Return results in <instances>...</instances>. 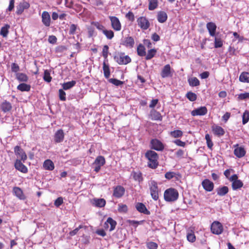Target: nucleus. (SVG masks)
Instances as JSON below:
<instances>
[{"label": "nucleus", "mask_w": 249, "mask_h": 249, "mask_svg": "<svg viewBox=\"0 0 249 249\" xmlns=\"http://www.w3.org/2000/svg\"><path fill=\"white\" fill-rule=\"evenodd\" d=\"M145 157L148 159V166L151 168L155 169L158 165V159L159 158L157 153L152 150H149L145 153Z\"/></svg>", "instance_id": "nucleus-1"}, {"label": "nucleus", "mask_w": 249, "mask_h": 249, "mask_svg": "<svg viewBox=\"0 0 249 249\" xmlns=\"http://www.w3.org/2000/svg\"><path fill=\"white\" fill-rule=\"evenodd\" d=\"M178 192L173 188L167 189L164 194V199L168 202L174 201L178 199Z\"/></svg>", "instance_id": "nucleus-2"}, {"label": "nucleus", "mask_w": 249, "mask_h": 249, "mask_svg": "<svg viewBox=\"0 0 249 249\" xmlns=\"http://www.w3.org/2000/svg\"><path fill=\"white\" fill-rule=\"evenodd\" d=\"M149 187L152 198L154 200H157L159 199L160 192L157 182L155 180H151L149 182Z\"/></svg>", "instance_id": "nucleus-3"}, {"label": "nucleus", "mask_w": 249, "mask_h": 249, "mask_svg": "<svg viewBox=\"0 0 249 249\" xmlns=\"http://www.w3.org/2000/svg\"><path fill=\"white\" fill-rule=\"evenodd\" d=\"M114 58L119 65H126L131 61L130 57L128 55H124V53H121L115 55Z\"/></svg>", "instance_id": "nucleus-4"}, {"label": "nucleus", "mask_w": 249, "mask_h": 249, "mask_svg": "<svg viewBox=\"0 0 249 249\" xmlns=\"http://www.w3.org/2000/svg\"><path fill=\"white\" fill-rule=\"evenodd\" d=\"M105 163L106 160L103 156H98L93 163L95 165L94 171L96 173L98 172L101 169V166H103Z\"/></svg>", "instance_id": "nucleus-5"}, {"label": "nucleus", "mask_w": 249, "mask_h": 249, "mask_svg": "<svg viewBox=\"0 0 249 249\" xmlns=\"http://www.w3.org/2000/svg\"><path fill=\"white\" fill-rule=\"evenodd\" d=\"M211 230L213 233L218 235L223 231V226L219 222L214 221L211 225Z\"/></svg>", "instance_id": "nucleus-6"}, {"label": "nucleus", "mask_w": 249, "mask_h": 249, "mask_svg": "<svg viewBox=\"0 0 249 249\" xmlns=\"http://www.w3.org/2000/svg\"><path fill=\"white\" fill-rule=\"evenodd\" d=\"M109 18L111 21L112 28L115 31H120L122 28V26L119 18L115 16H109Z\"/></svg>", "instance_id": "nucleus-7"}, {"label": "nucleus", "mask_w": 249, "mask_h": 249, "mask_svg": "<svg viewBox=\"0 0 249 249\" xmlns=\"http://www.w3.org/2000/svg\"><path fill=\"white\" fill-rule=\"evenodd\" d=\"M16 155L21 160L24 161L27 159V155L22 149L19 146H16L14 148Z\"/></svg>", "instance_id": "nucleus-8"}, {"label": "nucleus", "mask_w": 249, "mask_h": 249, "mask_svg": "<svg viewBox=\"0 0 249 249\" xmlns=\"http://www.w3.org/2000/svg\"><path fill=\"white\" fill-rule=\"evenodd\" d=\"M138 25L143 30L147 29L150 26V23L148 19L143 17H140L137 19Z\"/></svg>", "instance_id": "nucleus-9"}, {"label": "nucleus", "mask_w": 249, "mask_h": 249, "mask_svg": "<svg viewBox=\"0 0 249 249\" xmlns=\"http://www.w3.org/2000/svg\"><path fill=\"white\" fill-rule=\"evenodd\" d=\"M151 148L157 151H162L164 148L163 144L157 139L152 140L151 141Z\"/></svg>", "instance_id": "nucleus-10"}, {"label": "nucleus", "mask_w": 249, "mask_h": 249, "mask_svg": "<svg viewBox=\"0 0 249 249\" xmlns=\"http://www.w3.org/2000/svg\"><path fill=\"white\" fill-rule=\"evenodd\" d=\"M134 40L132 37L128 36L122 40L121 44L128 48H132L134 45Z\"/></svg>", "instance_id": "nucleus-11"}, {"label": "nucleus", "mask_w": 249, "mask_h": 249, "mask_svg": "<svg viewBox=\"0 0 249 249\" xmlns=\"http://www.w3.org/2000/svg\"><path fill=\"white\" fill-rule=\"evenodd\" d=\"M41 18L42 22L45 26L49 27L50 26L51 21V17L48 12H43L42 13Z\"/></svg>", "instance_id": "nucleus-12"}, {"label": "nucleus", "mask_w": 249, "mask_h": 249, "mask_svg": "<svg viewBox=\"0 0 249 249\" xmlns=\"http://www.w3.org/2000/svg\"><path fill=\"white\" fill-rule=\"evenodd\" d=\"M29 7L30 4L28 2L25 1L21 2L17 7L16 13L18 15H20L25 9H28Z\"/></svg>", "instance_id": "nucleus-13"}, {"label": "nucleus", "mask_w": 249, "mask_h": 249, "mask_svg": "<svg viewBox=\"0 0 249 249\" xmlns=\"http://www.w3.org/2000/svg\"><path fill=\"white\" fill-rule=\"evenodd\" d=\"M124 188L122 186L118 185L114 188L113 195L117 198H120L124 195Z\"/></svg>", "instance_id": "nucleus-14"}, {"label": "nucleus", "mask_w": 249, "mask_h": 249, "mask_svg": "<svg viewBox=\"0 0 249 249\" xmlns=\"http://www.w3.org/2000/svg\"><path fill=\"white\" fill-rule=\"evenodd\" d=\"M202 185L203 188L208 192L213 191L214 187L213 183L208 179H205L202 182Z\"/></svg>", "instance_id": "nucleus-15"}, {"label": "nucleus", "mask_w": 249, "mask_h": 249, "mask_svg": "<svg viewBox=\"0 0 249 249\" xmlns=\"http://www.w3.org/2000/svg\"><path fill=\"white\" fill-rule=\"evenodd\" d=\"M207 113V109L205 107H201L199 108L193 110L191 112V115L193 116L197 115H204Z\"/></svg>", "instance_id": "nucleus-16"}, {"label": "nucleus", "mask_w": 249, "mask_h": 249, "mask_svg": "<svg viewBox=\"0 0 249 249\" xmlns=\"http://www.w3.org/2000/svg\"><path fill=\"white\" fill-rule=\"evenodd\" d=\"M64 138V133L62 129L58 130L54 136V141L56 143L62 142Z\"/></svg>", "instance_id": "nucleus-17"}, {"label": "nucleus", "mask_w": 249, "mask_h": 249, "mask_svg": "<svg viewBox=\"0 0 249 249\" xmlns=\"http://www.w3.org/2000/svg\"><path fill=\"white\" fill-rule=\"evenodd\" d=\"M15 167L17 170L23 173H26L28 171L27 168L21 162V160H16L15 163Z\"/></svg>", "instance_id": "nucleus-18"}, {"label": "nucleus", "mask_w": 249, "mask_h": 249, "mask_svg": "<svg viewBox=\"0 0 249 249\" xmlns=\"http://www.w3.org/2000/svg\"><path fill=\"white\" fill-rule=\"evenodd\" d=\"M206 27L209 31L210 35L211 36H214L216 29V24L213 22H210L207 23Z\"/></svg>", "instance_id": "nucleus-19"}, {"label": "nucleus", "mask_w": 249, "mask_h": 249, "mask_svg": "<svg viewBox=\"0 0 249 249\" xmlns=\"http://www.w3.org/2000/svg\"><path fill=\"white\" fill-rule=\"evenodd\" d=\"M136 209L140 213L149 214L150 212L147 210L145 206L142 203H138L136 205Z\"/></svg>", "instance_id": "nucleus-20"}, {"label": "nucleus", "mask_w": 249, "mask_h": 249, "mask_svg": "<svg viewBox=\"0 0 249 249\" xmlns=\"http://www.w3.org/2000/svg\"><path fill=\"white\" fill-rule=\"evenodd\" d=\"M171 74V67L169 64H167L164 66L161 72V76L162 78L169 77Z\"/></svg>", "instance_id": "nucleus-21"}, {"label": "nucleus", "mask_w": 249, "mask_h": 249, "mask_svg": "<svg viewBox=\"0 0 249 249\" xmlns=\"http://www.w3.org/2000/svg\"><path fill=\"white\" fill-rule=\"evenodd\" d=\"M234 155L238 158H242L245 156L246 151L242 147H237L234 150Z\"/></svg>", "instance_id": "nucleus-22"}, {"label": "nucleus", "mask_w": 249, "mask_h": 249, "mask_svg": "<svg viewBox=\"0 0 249 249\" xmlns=\"http://www.w3.org/2000/svg\"><path fill=\"white\" fill-rule=\"evenodd\" d=\"M157 19L159 22L164 23L167 19V15L164 11H160L158 13Z\"/></svg>", "instance_id": "nucleus-23"}, {"label": "nucleus", "mask_w": 249, "mask_h": 249, "mask_svg": "<svg viewBox=\"0 0 249 249\" xmlns=\"http://www.w3.org/2000/svg\"><path fill=\"white\" fill-rule=\"evenodd\" d=\"M43 167L46 170L52 171L54 168L53 162L50 160H45L43 163Z\"/></svg>", "instance_id": "nucleus-24"}, {"label": "nucleus", "mask_w": 249, "mask_h": 249, "mask_svg": "<svg viewBox=\"0 0 249 249\" xmlns=\"http://www.w3.org/2000/svg\"><path fill=\"white\" fill-rule=\"evenodd\" d=\"M213 131L215 135L218 136H223L225 133L224 129L219 126H213Z\"/></svg>", "instance_id": "nucleus-25"}, {"label": "nucleus", "mask_w": 249, "mask_h": 249, "mask_svg": "<svg viewBox=\"0 0 249 249\" xmlns=\"http://www.w3.org/2000/svg\"><path fill=\"white\" fill-rule=\"evenodd\" d=\"M229 192V188L227 186L219 187L216 189L217 194L219 196H224Z\"/></svg>", "instance_id": "nucleus-26"}, {"label": "nucleus", "mask_w": 249, "mask_h": 249, "mask_svg": "<svg viewBox=\"0 0 249 249\" xmlns=\"http://www.w3.org/2000/svg\"><path fill=\"white\" fill-rule=\"evenodd\" d=\"M1 108L3 112H6L12 109V105L9 102L5 101L1 104Z\"/></svg>", "instance_id": "nucleus-27"}, {"label": "nucleus", "mask_w": 249, "mask_h": 249, "mask_svg": "<svg viewBox=\"0 0 249 249\" xmlns=\"http://www.w3.org/2000/svg\"><path fill=\"white\" fill-rule=\"evenodd\" d=\"M116 224V222L111 217H108L106 222V225H110V226L109 230L110 231H112L115 229Z\"/></svg>", "instance_id": "nucleus-28"}, {"label": "nucleus", "mask_w": 249, "mask_h": 249, "mask_svg": "<svg viewBox=\"0 0 249 249\" xmlns=\"http://www.w3.org/2000/svg\"><path fill=\"white\" fill-rule=\"evenodd\" d=\"M17 89L21 91H29L31 89V86L25 83H21L18 85Z\"/></svg>", "instance_id": "nucleus-29"}, {"label": "nucleus", "mask_w": 249, "mask_h": 249, "mask_svg": "<svg viewBox=\"0 0 249 249\" xmlns=\"http://www.w3.org/2000/svg\"><path fill=\"white\" fill-rule=\"evenodd\" d=\"M239 80L242 82L249 83V72H243L239 76Z\"/></svg>", "instance_id": "nucleus-30"}, {"label": "nucleus", "mask_w": 249, "mask_h": 249, "mask_svg": "<svg viewBox=\"0 0 249 249\" xmlns=\"http://www.w3.org/2000/svg\"><path fill=\"white\" fill-rule=\"evenodd\" d=\"M189 85L192 87H196L200 85L199 80L196 77L190 78L188 80Z\"/></svg>", "instance_id": "nucleus-31"}, {"label": "nucleus", "mask_w": 249, "mask_h": 249, "mask_svg": "<svg viewBox=\"0 0 249 249\" xmlns=\"http://www.w3.org/2000/svg\"><path fill=\"white\" fill-rule=\"evenodd\" d=\"M10 27V26L8 24H6L3 27H1L0 35L3 37H6L8 34Z\"/></svg>", "instance_id": "nucleus-32"}, {"label": "nucleus", "mask_w": 249, "mask_h": 249, "mask_svg": "<svg viewBox=\"0 0 249 249\" xmlns=\"http://www.w3.org/2000/svg\"><path fill=\"white\" fill-rule=\"evenodd\" d=\"M151 119L154 120H161L162 116L161 114L156 110L151 111Z\"/></svg>", "instance_id": "nucleus-33"}, {"label": "nucleus", "mask_w": 249, "mask_h": 249, "mask_svg": "<svg viewBox=\"0 0 249 249\" xmlns=\"http://www.w3.org/2000/svg\"><path fill=\"white\" fill-rule=\"evenodd\" d=\"M93 201L95 205L98 207H103L106 204V201L103 198L94 199Z\"/></svg>", "instance_id": "nucleus-34"}, {"label": "nucleus", "mask_w": 249, "mask_h": 249, "mask_svg": "<svg viewBox=\"0 0 249 249\" xmlns=\"http://www.w3.org/2000/svg\"><path fill=\"white\" fill-rule=\"evenodd\" d=\"M76 84V81H71L70 82H68L66 83H64L62 85L63 89L64 90H67L69 89L72 87H73Z\"/></svg>", "instance_id": "nucleus-35"}, {"label": "nucleus", "mask_w": 249, "mask_h": 249, "mask_svg": "<svg viewBox=\"0 0 249 249\" xmlns=\"http://www.w3.org/2000/svg\"><path fill=\"white\" fill-rule=\"evenodd\" d=\"M103 71L104 76L106 78H109L110 76V70L109 68V66L106 63V62L103 63Z\"/></svg>", "instance_id": "nucleus-36"}, {"label": "nucleus", "mask_w": 249, "mask_h": 249, "mask_svg": "<svg viewBox=\"0 0 249 249\" xmlns=\"http://www.w3.org/2000/svg\"><path fill=\"white\" fill-rule=\"evenodd\" d=\"M137 53L139 56H143L146 55L145 49L142 44H140L137 47Z\"/></svg>", "instance_id": "nucleus-37"}, {"label": "nucleus", "mask_w": 249, "mask_h": 249, "mask_svg": "<svg viewBox=\"0 0 249 249\" xmlns=\"http://www.w3.org/2000/svg\"><path fill=\"white\" fill-rule=\"evenodd\" d=\"M243 185V183L240 180H238L232 183V188L234 190L240 188Z\"/></svg>", "instance_id": "nucleus-38"}, {"label": "nucleus", "mask_w": 249, "mask_h": 249, "mask_svg": "<svg viewBox=\"0 0 249 249\" xmlns=\"http://www.w3.org/2000/svg\"><path fill=\"white\" fill-rule=\"evenodd\" d=\"M17 78L19 81L26 82L28 78L26 74L23 73H18L17 74Z\"/></svg>", "instance_id": "nucleus-39"}, {"label": "nucleus", "mask_w": 249, "mask_h": 249, "mask_svg": "<svg viewBox=\"0 0 249 249\" xmlns=\"http://www.w3.org/2000/svg\"><path fill=\"white\" fill-rule=\"evenodd\" d=\"M133 177L134 179L139 182H141L143 178L142 177V174L140 172H134L133 173Z\"/></svg>", "instance_id": "nucleus-40"}, {"label": "nucleus", "mask_w": 249, "mask_h": 249, "mask_svg": "<svg viewBox=\"0 0 249 249\" xmlns=\"http://www.w3.org/2000/svg\"><path fill=\"white\" fill-rule=\"evenodd\" d=\"M108 39H111L114 37V32L112 30L105 29L103 33Z\"/></svg>", "instance_id": "nucleus-41"}, {"label": "nucleus", "mask_w": 249, "mask_h": 249, "mask_svg": "<svg viewBox=\"0 0 249 249\" xmlns=\"http://www.w3.org/2000/svg\"><path fill=\"white\" fill-rule=\"evenodd\" d=\"M158 6L157 0H149L148 8L150 10H153Z\"/></svg>", "instance_id": "nucleus-42"}, {"label": "nucleus", "mask_w": 249, "mask_h": 249, "mask_svg": "<svg viewBox=\"0 0 249 249\" xmlns=\"http://www.w3.org/2000/svg\"><path fill=\"white\" fill-rule=\"evenodd\" d=\"M156 53V50L154 49H150V50H149L148 51L147 54L145 57L146 59V60L151 59L152 58H153L155 56Z\"/></svg>", "instance_id": "nucleus-43"}, {"label": "nucleus", "mask_w": 249, "mask_h": 249, "mask_svg": "<svg viewBox=\"0 0 249 249\" xmlns=\"http://www.w3.org/2000/svg\"><path fill=\"white\" fill-rule=\"evenodd\" d=\"M171 135L174 138L181 137L183 135V132L180 130H176L171 131L170 133Z\"/></svg>", "instance_id": "nucleus-44"}, {"label": "nucleus", "mask_w": 249, "mask_h": 249, "mask_svg": "<svg viewBox=\"0 0 249 249\" xmlns=\"http://www.w3.org/2000/svg\"><path fill=\"white\" fill-rule=\"evenodd\" d=\"M43 79L47 82H50L52 80V77L50 73L48 70H45L44 72Z\"/></svg>", "instance_id": "nucleus-45"}, {"label": "nucleus", "mask_w": 249, "mask_h": 249, "mask_svg": "<svg viewBox=\"0 0 249 249\" xmlns=\"http://www.w3.org/2000/svg\"><path fill=\"white\" fill-rule=\"evenodd\" d=\"M14 192L18 197L20 199L23 198V193L22 190L18 187H15L14 188Z\"/></svg>", "instance_id": "nucleus-46"}, {"label": "nucleus", "mask_w": 249, "mask_h": 249, "mask_svg": "<svg viewBox=\"0 0 249 249\" xmlns=\"http://www.w3.org/2000/svg\"><path fill=\"white\" fill-rule=\"evenodd\" d=\"M223 46V41L221 38L215 37L214 38V47L220 48Z\"/></svg>", "instance_id": "nucleus-47"}, {"label": "nucleus", "mask_w": 249, "mask_h": 249, "mask_svg": "<svg viewBox=\"0 0 249 249\" xmlns=\"http://www.w3.org/2000/svg\"><path fill=\"white\" fill-rule=\"evenodd\" d=\"M108 81L110 83H112L117 86H120L124 83V82L115 78H110Z\"/></svg>", "instance_id": "nucleus-48"}, {"label": "nucleus", "mask_w": 249, "mask_h": 249, "mask_svg": "<svg viewBox=\"0 0 249 249\" xmlns=\"http://www.w3.org/2000/svg\"><path fill=\"white\" fill-rule=\"evenodd\" d=\"M249 120V111L246 110L242 116V122L244 124H246Z\"/></svg>", "instance_id": "nucleus-49"}, {"label": "nucleus", "mask_w": 249, "mask_h": 249, "mask_svg": "<svg viewBox=\"0 0 249 249\" xmlns=\"http://www.w3.org/2000/svg\"><path fill=\"white\" fill-rule=\"evenodd\" d=\"M186 97L191 101H194L196 99V95L192 92H188L186 94Z\"/></svg>", "instance_id": "nucleus-50"}, {"label": "nucleus", "mask_w": 249, "mask_h": 249, "mask_svg": "<svg viewBox=\"0 0 249 249\" xmlns=\"http://www.w3.org/2000/svg\"><path fill=\"white\" fill-rule=\"evenodd\" d=\"M118 210L120 213H126L127 211V206L125 204H119Z\"/></svg>", "instance_id": "nucleus-51"}, {"label": "nucleus", "mask_w": 249, "mask_h": 249, "mask_svg": "<svg viewBox=\"0 0 249 249\" xmlns=\"http://www.w3.org/2000/svg\"><path fill=\"white\" fill-rule=\"evenodd\" d=\"M205 139L206 140L207 144V146H208V148H209L210 149L212 148V147L213 146V143L211 140L210 135L208 134H207L205 135Z\"/></svg>", "instance_id": "nucleus-52"}, {"label": "nucleus", "mask_w": 249, "mask_h": 249, "mask_svg": "<svg viewBox=\"0 0 249 249\" xmlns=\"http://www.w3.org/2000/svg\"><path fill=\"white\" fill-rule=\"evenodd\" d=\"M187 238L189 242L192 243L196 241V236L193 232L188 233L187 235Z\"/></svg>", "instance_id": "nucleus-53"}, {"label": "nucleus", "mask_w": 249, "mask_h": 249, "mask_svg": "<svg viewBox=\"0 0 249 249\" xmlns=\"http://www.w3.org/2000/svg\"><path fill=\"white\" fill-rule=\"evenodd\" d=\"M238 98L239 100H245L249 99V92H245L239 94Z\"/></svg>", "instance_id": "nucleus-54"}, {"label": "nucleus", "mask_w": 249, "mask_h": 249, "mask_svg": "<svg viewBox=\"0 0 249 249\" xmlns=\"http://www.w3.org/2000/svg\"><path fill=\"white\" fill-rule=\"evenodd\" d=\"M66 93L65 91L62 89H60L59 90V98L61 101H65L66 100Z\"/></svg>", "instance_id": "nucleus-55"}, {"label": "nucleus", "mask_w": 249, "mask_h": 249, "mask_svg": "<svg viewBox=\"0 0 249 249\" xmlns=\"http://www.w3.org/2000/svg\"><path fill=\"white\" fill-rule=\"evenodd\" d=\"M146 246L149 249H157L158 247L157 244L153 242H148Z\"/></svg>", "instance_id": "nucleus-56"}, {"label": "nucleus", "mask_w": 249, "mask_h": 249, "mask_svg": "<svg viewBox=\"0 0 249 249\" xmlns=\"http://www.w3.org/2000/svg\"><path fill=\"white\" fill-rule=\"evenodd\" d=\"M77 29V26L74 24L71 25L70 27L69 34L74 35L75 33L76 30Z\"/></svg>", "instance_id": "nucleus-57"}, {"label": "nucleus", "mask_w": 249, "mask_h": 249, "mask_svg": "<svg viewBox=\"0 0 249 249\" xmlns=\"http://www.w3.org/2000/svg\"><path fill=\"white\" fill-rule=\"evenodd\" d=\"M92 24L94 26H95L96 27V28L98 29L99 30L102 31L103 33V30H105L104 29L105 28L104 26L103 25L100 24L99 22H93Z\"/></svg>", "instance_id": "nucleus-58"}, {"label": "nucleus", "mask_w": 249, "mask_h": 249, "mask_svg": "<svg viewBox=\"0 0 249 249\" xmlns=\"http://www.w3.org/2000/svg\"><path fill=\"white\" fill-rule=\"evenodd\" d=\"M176 175V173L173 172H168L165 174V178L168 179H171Z\"/></svg>", "instance_id": "nucleus-59"}, {"label": "nucleus", "mask_w": 249, "mask_h": 249, "mask_svg": "<svg viewBox=\"0 0 249 249\" xmlns=\"http://www.w3.org/2000/svg\"><path fill=\"white\" fill-rule=\"evenodd\" d=\"M108 51V46L105 45L103 49L102 53H103V56L105 58H107V57Z\"/></svg>", "instance_id": "nucleus-60"}, {"label": "nucleus", "mask_w": 249, "mask_h": 249, "mask_svg": "<svg viewBox=\"0 0 249 249\" xmlns=\"http://www.w3.org/2000/svg\"><path fill=\"white\" fill-rule=\"evenodd\" d=\"M63 203V199L62 197H58L54 201V205L57 207H59Z\"/></svg>", "instance_id": "nucleus-61"}, {"label": "nucleus", "mask_w": 249, "mask_h": 249, "mask_svg": "<svg viewBox=\"0 0 249 249\" xmlns=\"http://www.w3.org/2000/svg\"><path fill=\"white\" fill-rule=\"evenodd\" d=\"M83 227L82 225H80L78 228H76L74 230L70 232V235L71 236H74L76 234L79 230Z\"/></svg>", "instance_id": "nucleus-62"}, {"label": "nucleus", "mask_w": 249, "mask_h": 249, "mask_svg": "<svg viewBox=\"0 0 249 249\" xmlns=\"http://www.w3.org/2000/svg\"><path fill=\"white\" fill-rule=\"evenodd\" d=\"M174 142L177 145L182 147H184L185 145V142H182L180 140H176L174 141Z\"/></svg>", "instance_id": "nucleus-63"}, {"label": "nucleus", "mask_w": 249, "mask_h": 249, "mask_svg": "<svg viewBox=\"0 0 249 249\" xmlns=\"http://www.w3.org/2000/svg\"><path fill=\"white\" fill-rule=\"evenodd\" d=\"M12 71L13 72H17L19 71V68L18 64L16 63H13L11 66Z\"/></svg>", "instance_id": "nucleus-64"}]
</instances>
